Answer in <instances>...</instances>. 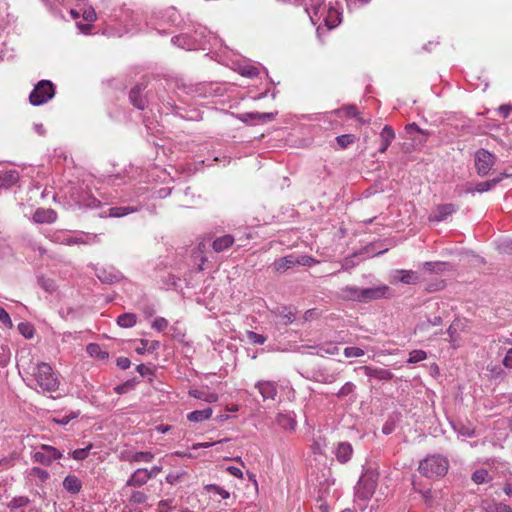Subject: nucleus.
Returning a JSON list of instances; mask_svg holds the SVG:
<instances>
[{
	"label": "nucleus",
	"instance_id": "f257e3e1",
	"mask_svg": "<svg viewBox=\"0 0 512 512\" xmlns=\"http://www.w3.org/2000/svg\"><path fill=\"white\" fill-rule=\"evenodd\" d=\"M338 3L333 4L332 1L326 0H308L305 5V10L313 25H317V32L322 29V24L331 30L337 27L342 21V12L337 6Z\"/></svg>",
	"mask_w": 512,
	"mask_h": 512
},
{
	"label": "nucleus",
	"instance_id": "f03ea898",
	"mask_svg": "<svg viewBox=\"0 0 512 512\" xmlns=\"http://www.w3.org/2000/svg\"><path fill=\"white\" fill-rule=\"evenodd\" d=\"M32 377L33 384L28 385L38 393H54L59 389V377L46 362L38 363L33 367Z\"/></svg>",
	"mask_w": 512,
	"mask_h": 512
},
{
	"label": "nucleus",
	"instance_id": "7ed1b4c3",
	"mask_svg": "<svg viewBox=\"0 0 512 512\" xmlns=\"http://www.w3.org/2000/svg\"><path fill=\"white\" fill-rule=\"evenodd\" d=\"M378 484V475L372 470L365 471L354 487V503L364 511L368 502L375 493Z\"/></svg>",
	"mask_w": 512,
	"mask_h": 512
},
{
	"label": "nucleus",
	"instance_id": "20e7f679",
	"mask_svg": "<svg viewBox=\"0 0 512 512\" xmlns=\"http://www.w3.org/2000/svg\"><path fill=\"white\" fill-rule=\"evenodd\" d=\"M51 241L63 245H94L100 242L97 234L86 233L83 231H65L58 230L51 234Z\"/></svg>",
	"mask_w": 512,
	"mask_h": 512
},
{
	"label": "nucleus",
	"instance_id": "39448f33",
	"mask_svg": "<svg viewBox=\"0 0 512 512\" xmlns=\"http://www.w3.org/2000/svg\"><path fill=\"white\" fill-rule=\"evenodd\" d=\"M118 20L127 33L148 31L145 23L149 18L141 10H132L124 5L120 9Z\"/></svg>",
	"mask_w": 512,
	"mask_h": 512
},
{
	"label": "nucleus",
	"instance_id": "423d86ee",
	"mask_svg": "<svg viewBox=\"0 0 512 512\" xmlns=\"http://www.w3.org/2000/svg\"><path fill=\"white\" fill-rule=\"evenodd\" d=\"M178 13L174 7L164 10H155L151 13L145 25L148 31H156L160 35L167 34V28L175 23Z\"/></svg>",
	"mask_w": 512,
	"mask_h": 512
},
{
	"label": "nucleus",
	"instance_id": "0eeeda50",
	"mask_svg": "<svg viewBox=\"0 0 512 512\" xmlns=\"http://www.w3.org/2000/svg\"><path fill=\"white\" fill-rule=\"evenodd\" d=\"M145 89L146 86L143 84H138L131 89L129 93V99L134 107L139 110H144L149 106V104L154 103V98L157 96L163 105L167 106V108H173V105L169 101L165 103L164 96L159 90H157L154 95L151 89L147 90L146 92Z\"/></svg>",
	"mask_w": 512,
	"mask_h": 512
},
{
	"label": "nucleus",
	"instance_id": "6e6552de",
	"mask_svg": "<svg viewBox=\"0 0 512 512\" xmlns=\"http://www.w3.org/2000/svg\"><path fill=\"white\" fill-rule=\"evenodd\" d=\"M145 89L146 86L143 84H138L131 89L129 93V99L134 107L139 110H144L149 106V104L154 103V98L157 96L163 105L167 106V108H173V105L169 101L165 103L164 96L159 90H157L154 95L151 89L147 90L146 92Z\"/></svg>",
	"mask_w": 512,
	"mask_h": 512
},
{
	"label": "nucleus",
	"instance_id": "1a4fd4ad",
	"mask_svg": "<svg viewBox=\"0 0 512 512\" xmlns=\"http://www.w3.org/2000/svg\"><path fill=\"white\" fill-rule=\"evenodd\" d=\"M448 467L449 462L446 457L430 455L419 463L418 470L423 476L434 478L444 476L448 471Z\"/></svg>",
	"mask_w": 512,
	"mask_h": 512
},
{
	"label": "nucleus",
	"instance_id": "9d476101",
	"mask_svg": "<svg viewBox=\"0 0 512 512\" xmlns=\"http://www.w3.org/2000/svg\"><path fill=\"white\" fill-rule=\"evenodd\" d=\"M70 198L80 208L96 209L101 207L103 202L84 184L73 186L70 190Z\"/></svg>",
	"mask_w": 512,
	"mask_h": 512
},
{
	"label": "nucleus",
	"instance_id": "9b49d317",
	"mask_svg": "<svg viewBox=\"0 0 512 512\" xmlns=\"http://www.w3.org/2000/svg\"><path fill=\"white\" fill-rule=\"evenodd\" d=\"M63 457V453L54 446L41 444L31 453V460L43 466H50L54 461Z\"/></svg>",
	"mask_w": 512,
	"mask_h": 512
},
{
	"label": "nucleus",
	"instance_id": "f8f14e48",
	"mask_svg": "<svg viewBox=\"0 0 512 512\" xmlns=\"http://www.w3.org/2000/svg\"><path fill=\"white\" fill-rule=\"evenodd\" d=\"M55 95V87L49 80L39 81L29 95V101L33 106L47 103Z\"/></svg>",
	"mask_w": 512,
	"mask_h": 512
},
{
	"label": "nucleus",
	"instance_id": "ddd939ff",
	"mask_svg": "<svg viewBox=\"0 0 512 512\" xmlns=\"http://www.w3.org/2000/svg\"><path fill=\"white\" fill-rule=\"evenodd\" d=\"M495 163L496 156L484 148L478 149L474 154L475 169L480 177L488 175Z\"/></svg>",
	"mask_w": 512,
	"mask_h": 512
},
{
	"label": "nucleus",
	"instance_id": "4468645a",
	"mask_svg": "<svg viewBox=\"0 0 512 512\" xmlns=\"http://www.w3.org/2000/svg\"><path fill=\"white\" fill-rule=\"evenodd\" d=\"M392 297L393 291L386 284H381L376 287L362 288V303H367L373 300L390 299Z\"/></svg>",
	"mask_w": 512,
	"mask_h": 512
},
{
	"label": "nucleus",
	"instance_id": "2eb2a0df",
	"mask_svg": "<svg viewBox=\"0 0 512 512\" xmlns=\"http://www.w3.org/2000/svg\"><path fill=\"white\" fill-rule=\"evenodd\" d=\"M13 21L14 16L9 12V4L4 0H0V60L9 57L4 53L2 46L5 45L4 30Z\"/></svg>",
	"mask_w": 512,
	"mask_h": 512
},
{
	"label": "nucleus",
	"instance_id": "dca6fc26",
	"mask_svg": "<svg viewBox=\"0 0 512 512\" xmlns=\"http://www.w3.org/2000/svg\"><path fill=\"white\" fill-rule=\"evenodd\" d=\"M420 281V276L416 271L395 269L389 274V282L393 285L403 283L407 285H414Z\"/></svg>",
	"mask_w": 512,
	"mask_h": 512
},
{
	"label": "nucleus",
	"instance_id": "f3484780",
	"mask_svg": "<svg viewBox=\"0 0 512 512\" xmlns=\"http://www.w3.org/2000/svg\"><path fill=\"white\" fill-rule=\"evenodd\" d=\"M95 275L104 284H114L123 279V274L113 266L97 267Z\"/></svg>",
	"mask_w": 512,
	"mask_h": 512
},
{
	"label": "nucleus",
	"instance_id": "a211bd4d",
	"mask_svg": "<svg viewBox=\"0 0 512 512\" xmlns=\"http://www.w3.org/2000/svg\"><path fill=\"white\" fill-rule=\"evenodd\" d=\"M171 43L185 50L199 49V39L197 36L185 32L171 38Z\"/></svg>",
	"mask_w": 512,
	"mask_h": 512
},
{
	"label": "nucleus",
	"instance_id": "6ab92c4d",
	"mask_svg": "<svg viewBox=\"0 0 512 512\" xmlns=\"http://www.w3.org/2000/svg\"><path fill=\"white\" fill-rule=\"evenodd\" d=\"M255 388L264 401L275 400L278 394L277 383L274 381L259 380L255 383Z\"/></svg>",
	"mask_w": 512,
	"mask_h": 512
},
{
	"label": "nucleus",
	"instance_id": "aec40b11",
	"mask_svg": "<svg viewBox=\"0 0 512 512\" xmlns=\"http://www.w3.org/2000/svg\"><path fill=\"white\" fill-rule=\"evenodd\" d=\"M276 423L285 431L294 432L297 428V419L294 411H282L276 415Z\"/></svg>",
	"mask_w": 512,
	"mask_h": 512
},
{
	"label": "nucleus",
	"instance_id": "412c9836",
	"mask_svg": "<svg viewBox=\"0 0 512 512\" xmlns=\"http://www.w3.org/2000/svg\"><path fill=\"white\" fill-rule=\"evenodd\" d=\"M271 313L279 320L281 325L287 326L296 320V312L290 306H278Z\"/></svg>",
	"mask_w": 512,
	"mask_h": 512
},
{
	"label": "nucleus",
	"instance_id": "4be33fe9",
	"mask_svg": "<svg viewBox=\"0 0 512 512\" xmlns=\"http://www.w3.org/2000/svg\"><path fill=\"white\" fill-rule=\"evenodd\" d=\"M336 460L341 464L349 462L353 455V447L347 441L338 442L334 448Z\"/></svg>",
	"mask_w": 512,
	"mask_h": 512
},
{
	"label": "nucleus",
	"instance_id": "5701e85b",
	"mask_svg": "<svg viewBox=\"0 0 512 512\" xmlns=\"http://www.w3.org/2000/svg\"><path fill=\"white\" fill-rule=\"evenodd\" d=\"M457 211V206L452 203L438 205L433 213L429 216L431 221L442 222Z\"/></svg>",
	"mask_w": 512,
	"mask_h": 512
},
{
	"label": "nucleus",
	"instance_id": "b1692460",
	"mask_svg": "<svg viewBox=\"0 0 512 512\" xmlns=\"http://www.w3.org/2000/svg\"><path fill=\"white\" fill-rule=\"evenodd\" d=\"M150 480L148 469L139 468L135 470L126 481V487L140 488Z\"/></svg>",
	"mask_w": 512,
	"mask_h": 512
},
{
	"label": "nucleus",
	"instance_id": "393cba45",
	"mask_svg": "<svg viewBox=\"0 0 512 512\" xmlns=\"http://www.w3.org/2000/svg\"><path fill=\"white\" fill-rule=\"evenodd\" d=\"M32 219L38 224H52L57 220V213L51 208H38Z\"/></svg>",
	"mask_w": 512,
	"mask_h": 512
},
{
	"label": "nucleus",
	"instance_id": "a878e982",
	"mask_svg": "<svg viewBox=\"0 0 512 512\" xmlns=\"http://www.w3.org/2000/svg\"><path fill=\"white\" fill-rule=\"evenodd\" d=\"M338 296L344 301H354L362 303V288H359L354 285H347L339 290Z\"/></svg>",
	"mask_w": 512,
	"mask_h": 512
},
{
	"label": "nucleus",
	"instance_id": "bb28decb",
	"mask_svg": "<svg viewBox=\"0 0 512 512\" xmlns=\"http://www.w3.org/2000/svg\"><path fill=\"white\" fill-rule=\"evenodd\" d=\"M362 369L365 375L369 378H375L382 381L391 380L393 378V373L388 369L372 366H363Z\"/></svg>",
	"mask_w": 512,
	"mask_h": 512
},
{
	"label": "nucleus",
	"instance_id": "cd10ccee",
	"mask_svg": "<svg viewBox=\"0 0 512 512\" xmlns=\"http://www.w3.org/2000/svg\"><path fill=\"white\" fill-rule=\"evenodd\" d=\"M63 488L70 494V495H77L81 489H82V482L81 480L73 474L67 475L63 480Z\"/></svg>",
	"mask_w": 512,
	"mask_h": 512
},
{
	"label": "nucleus",
	"instance_id": "c85d7f7f",
	"mask_svg": "<svg viewBox=\"0 0 512 512\" xmlns=\"http://www.w3.org/2000/svg\"><path fill=\"white\" fill-rule=\"evenodd\" d=\"M394 138H395V132H394L393 128L389 125H385L383 127L382 131L380 132L381 145H380L378 151L380 153L386 152L388 147L394 140Z\"/></svg>",
	"mask_w": 512,
	"mask_h": 512
},
{
	"label": "nucleus",
	"instance_id": "c756f323",
	"mask_svg": "<svg viewBox=\"0 0 512 512\" xmlns=\"http://www.w3.org/2000/svg\"><path fill=\"white\" fill-rule=\"evenodd\" d=\"M507 177H508V175L506 173H501L500 175H498L490 180L477 183L475 185V190L478 193L488 192V191L492 190L498 183H500L503 179H505Z\"/></svg>",
	"mask_w": 512,
	"mask_h": 512
},
{
	"label": "nucleus",
	"instance_id": "7c9ffc66",
	"mask_svg": "<svg viewBox=\"0 0 512 512\" xmlns=\"http://www.w3.org/2000/svg\"><path fill=\"white\" fill-rule=\"evenodd\" d=\"M234 237L230 234H226L220 237H217L213 243L212 248L215 252H223L230 248L234 244Z\"/></svg>",
	"mask_w": 512,
	"mask_h": 512
},
{
	"label": "nucleus",
	"instance_id": "2f4dec72",
	"mask_svg": "<svg viewBox=\"0 0 512 512\" xmlns=\"http://www.w3.org/2000/svg\"><path fill=\"white\" fill-rule=\"evenodd\" d=\"M297 265V257L294 255H288L281 257L274 261L273 267L277 272H284Z\"/></svg>",
	"mask_w": 512,
	"mask_h": 512
},
{
	"label": "nucleus",
	"instance_id": "473e14b6",
	"mask_svg": "<svg viewBox=\"0 0 512 512\" xmlns=\"http://www.w3.org/2000/svg\"><path fill=\"white\" fill-rule=\"evenodd\" d=\"M19 179L20 175L19 172L16 170L5 171L0 175V181L2 183V186H4V189H8L17 184Z\"/></svg>",
	"mask_w": 512,
	"mask_h": 512
},
{
	"label": "nucleus",
	"instance_id": "72a5a7b5",
	"mask_svg": "<svg viewBox=\"0 0 512 512\" xmlns=\"http://www.w3.org/2000/svg\"><path fill=\"white\" fill-rule=\"evenodd\" d=\"M189 395L195 399L203 400L208 403L217 402L219 399L218 395L214 392H208L198 389L189 390Z\"/></svg>",
	"mask_w": 512,
	"mask_h": 512
},
{
	"label": "nucleus",
	"instance_id": "f704fd0d",
	"mask_svg": "<svg viewBox=\"0 0 512 512\" xmlns=\"http://www.w3.org/2000/svg\"><path fill=\"white\" fill-rule=\"evenodd\" d=\"M86 352L89 354V356L101 361H105L109 357V353L106 350H103L102 347L97 343L88 344L86 347Z\"/></svg>",
	"mask_w": 512,
	"mask_h": 512
},
{
	"label": "nucleus",
	"instance_id": "c9c22d12",
	"mask_svg": "<svg viewBox=\"0 0 512 512\" xmlns=\"http://www.w3.org/2000/svg\"><path fill=\"white\" fill-rule=\"evenodd\" d=\"M316 354L324 357L326 355H336L339 353V347L336 343L326 342L315 347Z\"/></svg>",
	"mask_w": 512,
	"mask_h": 512
},
{
	"label": "nucleus",
	"instance_id": "e433bc0d",
	"mask_svg": "<svg viewBox=\"0 0 512 512\" xmlns=\"http://www.w3.org/2000/svg\"><path fill=\"white\" fill-rule=\"evenodd\" d=\"M212 413H213V410L210 407L203 409V410H195V411L190 412L187 415V419L190 422H195V423L202 422L204 420L209 419L212 416Z\"/></svg>",
	"mask_w": 512,
	"mask_h": 512
},
{
	"label": "nucleus",
	"instance_id": "4c0bfd02",
	"mask_svg": "<svg viewBox=\"0 0 512 512\" xmlns=\"http://www.w3.org/2000/svg\"><path fill=\"white\" fill-rule=\"evenodd\" d=\"M235 70L247 78H254L259 74V69L250 63L238 64Z\"/></svg>",
	"mask_w": 512,
	"mask_h": 512
},
{
	"label": "nucleus",
	"instance_id": "58836bf2",
	"mask_svg": "<svg viewBox=\"0 0 512 512\" xmlns=\"http://www.w3.org/2000/svg\"><path fill=\"white\" fill-rule=\"evenodd\" d=\"M110 217L120 218L126 216L128 214L134 213L138 211L136 206H119V207H111L108 209Z\"/></svg>",
	"mask_w": 512,
	"mask_h": 512
},
{
	"label": "nucleus",
	"instance_id": "ea45409f",
	"mask_svg": "<svg viewBox=\"0 0 512 512\" xmlns=\"http://www.w3.org/2000/svg\"><path fill=\"white\" fill-rule=\"evenodd\" d=\"M154 454L149 451H138L131 454L128 457V461L131 463H150L154 459Z\"/></svg>",
	"mask_w": 512,
	"mask_h": 512
},
{
	"label": "nucleus",
	"instance_id": "a19ab883",
	"mask_svg": "<svg viewBox=\"0 0 512 512\" xmlns=\"http://www.w3.org/2000/svg\"><path fill=\"white\" fill-rule=\"evenodd\" d=\"M453 429L457 433L458 437L472 438L476 436L475 429L470 425L458 423L453 425Z\"/></svg>",
	"mask_w": 512,
	"mask_h": 512
},
{
	"label": "nucleus",
	"instance_id": "79ce46f5",
	"mask_svg": "<svg viewBox=\"0 0 512 512\" xmlns=\"http://www.w3.org/2000/svg\"><path fill=\"white\" fill-rule=\"evenodd\" d=\"M192 36H197L198 39H199V49H206V44L207 42L210 41L209 38H211L210 36V32L207 31L206 27H202V26H197L195 29H194V32L192 34Z\"/></svg>",
	"mask_w": 512,
	"mask_h": 512
},
{
	"label": "nucleus",
	"instance_id": "37998d69",
	"mask_svg": "<svg viewBox=\"0 0 512 512\" xmlns=\"http://www.w3.org/2000/svg\"><path fill=\"white\" fill-rule=\"evenodd\" d=\"M136 321L137 317L134 313H123L117 317V324L122 328H131Z\"/></svg>",
	"mask_w": 512,
	"mask_h": 512
},
{
	"label": "nucleus",
	"instance_id": "c03bdc74",
	"mask_svg": "<svg viewBox=\"0 0 512 512\" xmlns=\"http://www.w3.org/2000/svg\"><path fill=\"white\" fill-rule=\"evenodd\" d=\"M330 114L336 115L338 117H347V118H354L357 115V108L354 105H347L343 106L339 109H335Z\"/></svg>",
	"mask_w": 512,
	"mask_h": 512
},
{
	"label": "nucleus",
	"instance_id": "a18cd8bd",
	"mask_svg": "<svg viewBox=\"0 0 512 512\" xmlns=\"http://www.w3.org/2000/svg\"><path fill=\"white\" fill-rule=\"evenodd\" d=\"M471 479L475 484H484L490 482L492 477L487 469L481 468L472 473Z\"/></svg>",
	"mask_w": 512,
	"mask_h": 512
},
{
	"label": "nucleus",
	"instance_id": "49530a36",
	"mask_svg": "<svg viewBox=\"0 0 512 512\" xmlns=\"http://www.w3.org/2000/svg\"><path fill=\"white\" fill-rule=\"evenodd\" d=\"M28 503L29 500L25 497L14 498L9 504L10 512H26Z\"/></svg>",
	"mask_w": 512,
	"mask_h": 512
},
{
	"label": "nucleus",
	"instance_id": "de8ad7c7",
	"mask_svg": "<svg viewBox=\"0 0 512 512\" xmlns=\"http://www.w3.org/2000/svg\"><path fill=\"white\" fill-rule=\"evenodd\" d=\"M441 324L442 318L440 316L428 317L425 321L416 326V330L426 331L430 326H439Z\"/></svg>",
	"mask_w": 512,
	"mask_h": 512
},
{
	"label": "nucleus",
	"instance_id": "09e8293b",
	"mask_svg": "<svg viewBox=\"0 0 512 512\" xmlns=\"http://www.w3.org/2000/svg\"><path fill=\"white\" fill-rule=\"evenodd\" d=\"M485 512H512V508L504 503L491 502L484 507Z\"/></svg>",
	"mask_w": 512,
	"mask_h": 512
},
{
	"label": "nucleus",
	"instance_id": "8fccbe9b",
	"mask_svg": "<svg viewBox=\"0 0 512 512\" xmlns=\"http://www.w3.org/2000/svg\"><path fill=\"white\" fill-rule=\"evenodd\" d=\"M79 415H80L79 411H71L69 414H65L61 417H54V418H52L51 421L57 425L65 426L71 420L76 419Z\"/></svg>",
	"mask_w": 512,
	"mask_h": 512
},
{
	"label": "nucleus",
	"instance_id": "3c124183",
	"mask_svg": "<svg viewBox=\"0 0 512 512\" xmlns=\"http://www.w3.org/2000/svg\"><path fill=\"white\" fill-rule=\"evenodd\" d=\"M148 499V495L142 490H133L130 494L129 501L132 504H144Z\"/></svg>",
	"mask_w": 512,
	"mask_h": 512
},
{
	"label": "nucleus",
	"instance_id": "603ef678",
	"mask_svg": "<svg viewBox=\"0 0 512 512\" xmlns=\"http://www.w3.org/2000/svg\"><path fill=\"white\" fill-rule=\"evenodd\" d=\"M187 93L192 94L194 97L206 98L207 85L203 83L196 84L194 86L189 87V91Z\"/></svg>",
	"mask_w": 512,
	"mask_h": 512
},
{
	"label": "nucleus",
	"instance_id": "864d4df0",
	"mask_svg": "<svg viewBox=\"0 0 512 512\" xmlns=\"http://www.w3.org/2000/svg\"><path fill=\"white\" fill-rule=\"evenodd\" d=\"M356 386L352 382H346L336 393L338 398H344L346 396H353Z\"/></svg>",
	"mask_w": 512,
	"mask_h": 512
},
{
	"label": "nucleus",
	"instance_id": "5fc2aeb1",
	"mask_svg": "<svg viewBox=\"0 0 512 512\" xmlns=\"http://www.w3.org/2000/svg\"><path fill=\"white\" fill-rule=\"evenodd\" d=\"M91 449H92V444H89L85 448H79V449L74 450L73 452H71L69 454V456L77 461H82L88 457Z\"/></svg>",
	"mask_w": 512,
	"mask_h": 512
},
{
	"label": "nucleus",
	"instance_id": "6e6d98bb",
	"mask_svg": "<svg viewBox=\"0 0 512 512\" xmlns=\"http://www.w3.org/2000/svg\"><path fill=\"white\" fill-rule=\"evenodd\" d=\"M18 330L26 339L33 338L35 332L34 327L28 322L19 323Z\"/></svg>",
	"mask_w": 512,
	"mask_h": 512
},
{
	"label": "nucleus",
	"instance_id": "4d7b16f0",
	"mask_svg": "<svg viewBox=\"0 0 512 512\" xmlns=\"http://www.w3.org/2000/svg\"><path fill=\"white\" fill-rule=\"evenodd\" d=\"M497 249L500 253L512 255V239L505 238L497 243Z\"/></svg>",
	"mask_w": 512,
	"mask_h": 512
},
{
	"label": "nucleus",
	"instance_id": "13d9d810",
	"mask_svg": "<svg viewBox=\"0 0 512 512\" xmlns=\"http://www.w3.org/2000/svg\"><path fill=\"white\" fill-rule=\"evenodd\" d=\"M30 475L39 479L41 482H45L50 478L49 472L40 467H32L30 470Z\"/></svg>",
	"mask_w": 512,
	"mask_h": 512
},
{
	"label": "nucleus",
	"instance_id": "bf43d9fd",
	"mask_svg": "<svg viewBox=\"0 0 512 512\" xmlns=\"http://www.w3.org/2000/svg\"><path fill=\"white\" fill-rule=\"evenodd\" d=\"M355 140V137L351 134H343L336 137V142L341 149L347 148Z\"/></svg>",
	"mask_w": 512,
	"mask_h": 512
},
{
	"label": "nucleus",
	"instance_id": "052dcab7",
	"mask_svg": "<svg viewBox=\"0 0 512 512\" xmlns=\"http://www.w3.org/2000/svg\"><path fill=\"white\" fill-rule=\"evenodd\" d=\"M427 358V354L423 350H413L409 353L408 362L409 363H418Z\"/></svg>",
	"mask_w": 512,
	"mask_h": 512
},
{
	"label": "nucleus",
	"instance_id": "680f3d73",
	"mask_svg": "<svg viewBox=\"0 0 512 512\" xmlns=\"http://www.w3.org/2000/svg\"><path fill=\"white\" fill-rule=\"evenodd\" d=\"M247 339L252 344L263 345L266 342V337L254 331L247 332Z\"/></svg>",
	"mask_w": 512,
	"mask_h": 512
},
{
	"label": "nucleus",
	"instance_id": "e2e57ef3",
	"mask_svg": "<svg viewBox=\"0 0 512 512\" xmlns=\"http://www.w3.org/2000/svg\"><path fill=\"white\" fill-rule=\"evenodd\" d=\"M207 491L218 494L222 499H228L230 497L229 491L215 484L207 485Z\"/></svg>",
	"mask_w": 512,
	"mask_h": 512
},
{
	"label": "nucleus",
	"instance_id": "0e129e2a",
	"mask_svg": "<svg viewBox=\"0 0 512 512\" xmlns=\"http://www.w3.org/2000/svg\"><path fill=\"white\" fill-rule=\"evenodd\" d=\"M168 325H169V322L166 318L156 317L153 320L151 327L158 332H162L168 327Z\"/></svg>",
	"mask_w": 512,
	"mask_h": 512
},
{
	"label": "nucleus",
	"instance_id": "69168bd1",
	"mask_svg": "<svg viewBox=\"0 0 512 512\" xmlns=\"http://www.w3.org/2000/svg\"><path fill=\"white\" fill-rule=\"evenodd\" d=\"M344 355L347 358H357L364 355V350L359 347H346L344 349Z\"/></svg>",
	"mask_w": 512,
	"mask_h": 512
},
{
	"label": "nucleus",
	"instance_id": "338daca9",
	"mask_svg": "<svg viewBox=\"0 0 512 512\" xmlns=\"http://www.w3.org/2000/svg\"><path fill=\"white\" fill-rule=\"evenodd\" d=\"M172 502L173 500L171 499L161 500L158 503V512H170L172 509Z\"/></svg>",
	"mask_w": 512,
	"mask_h": 512
},
{
	"label": "nucleus",
	"instance_id": "774afa93",
	"mask_svg": "<svg viewBox=\"0 0 512 512\" xmlns=\"http://www.w3.org/2000/svg\"><path fill=\"white\" fill-rule=\"evenodd\" d=\"M502 364L507 369H512V348L506 351V354L502 360Z\"/></svg>",
	"mask_w": 512,
	"mask_h": 512
}]
</instances>
